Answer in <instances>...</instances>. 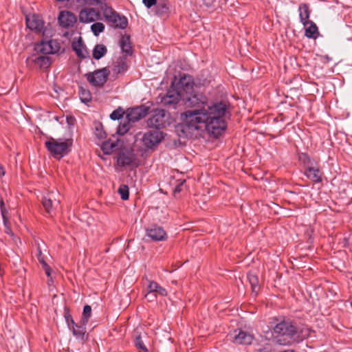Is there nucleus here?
Segmentation results:
<instances>
[{
	"mask_svg": "<svg viewBox=\"0 0 352 352\" xmlns=\"http://www.w3.org/2000/svg\"><path fill=\"white\" fill-rule=\"evenodd\" d=\"M184 104L195 108L182 113L184 126L189 130L199 129L203 124L208 133L217 137L226 129V116L229 113L226 102L220 101L207 104V98L202 94H190L184 98Z\"/></svg>",
	"mask_w": 352,
	"mask_h": 352,
	"instance_id": "obj_1",
	"label": "nucleus"
},
{
	"mask_svg": "<svg viewBox=\"0 0 352 352\" xmlns=\"http://www.w3.org/2000/svg\"><path fill=\"white\" fill-rule=\"evenodd\" d=\"M298 332L296 326L290 320H283L273 328V334L276 343L280 345H289Z\"/></svg>",
	"mask_w": 352,
	"mask_h": 352,
	"instance_id": "obj_2",
	"label": "nucleus"
},
{
	"mask_svg": "<svg viewBox=\"0 0 352 352\" xmlns=\"http://www.w3.org/2000/svg\"><path fill=\"white\" fill-rule=\"evenodd\" d=\"M45 146L54 158L60 159L70 152L72 140L69 139L62 140L50 138L45 142Z\"/></svg>",
	"mask_w": 352,
	"mask_h": 352,
	"instance_id": "obj_3",
	"label": "nucleus"
},
{
	"mask_svg": "<svg viewBox=\"0 0 352 352\" xmlns=\"http://www.w3.org/2000/svg\"><path fill=\"white\" fill-rule=\"evenodd\" d=\"M103 15L106 21L115 28L125 29L128 25L127 18L123 15H120L116 12L112 8L105 6L103 9Z\"/></svg>",
	"mask_w": 352,
	"mask_h": 352,
	"instance_id": "obj_4",
	"label": "nucleus"
},
{
	"mask_svg": "<svg viewBox=\"0 0 352 352\" xmlns=\"http://www.w3.org/2000/svg\"><path fill=\"white\" fill-rule=\"evenodd\" d=\"M109 70L107 67L85 74L87 81L94 87H102L108 79Z\"/></svg>",
	"mask_w": 352,
	"mask_h": 352,
	"instance_id": "obj_5",
	"label": "nucleus"
},
{
	"mask_svg": "<svg viewBox=\"0 0 352 352\" xmlns=\"http://www.w3.org/2000/svg\"><path fill=\"white\" fill-rule=\"evenodd\" d=\"M164 138L163 133L158 129L149 130L144 133L141 140L146 148H153Z\"/></svg>",
	"mask_w": 352,
	"mask_h": 352,
	"instance_id": "obj_6",
	"label": "nucleus"
},
{
	"mask_svg": "<svg viewBox=\"0 0 352 352\" xmlns=\"http://www.w3.org/2000/svg\"><path fill=\"white\" fill-rule=\"evenodd\" d=\"M60 49V43L55 39L48 41L43 40L39 44L35 45V50L44 54H54L58 53Z\"/></svg>",
	"mask_w": 352,
	"mask_h": 352,
	"instance_id": "obj_7",
	"label": "nucleus"
},
{
	"mask_svg": "<svg viewBox=\"0 0 352 352\" xmlns=\"http://www.w3.org/2000/svg\"><path fill=\"white\" fill-rule=\"evenodd\" d=\"M58 195L56 192L53 191L48 192L42 198V204L45 208V212L52 215L56 208L60 204V200L56 199V196Z\"/></svg>",
	"mask_w": 352,
	"mask_h": 352,
	"instance_id": "obj_8",
	"label": "nucleus"
},
{
	"mask_svg": "<svg viewBox=\"0 0 352 352\" xmlns=\"http://www.w3.org/2000/svg\"><path fill=\"white\" fill-rule=\"evenodd\" d=\"M100 13L98 10L90 8L82 9L79 13V20L84 23H89L98 20Z\"/></svg>",
	"mask_w": 352,
	"mask_h": 352,
	"instance_id": "obj_9",
	"label": "nucleus"
},
{
	"mask_svg": "<svg viewBox=\"0 0 352 352\" xmlns=\"http://www.w3.org/2000/svg\"><path fill=\"white\" fill-rule=\"evenodd\" d=\"M149 108L144 106H140L129 109L126 112V120L135 122L144 118L148 112Z\"/></svg>",
	"mask_w": 352,
	"mask_h": 352,
	"instance_id": "obj_10",
	"label": "nucleus"
},
{
	"mask_svg": "<svg viewBox=\"0 0 352 352\" xmlns=\"http://www.w3.org/2000/svg\"><path fill=\"white\" fill-rule=\"evenodd\" d=\"M146 235L153 241H162L167 239L165 230L160 226H153L146 230Z\"/></svg>",
	"mask_w": 352,
	"mask_h": 352,
	"instance_id": "obj_11",
	"label": "nucleus"
},
{
	"mask_svg": "<svg viewBox=\"0 0 352 352\" xmlns=\"http://www.w3.org/2000/svg\"><path fill=\"white\" fill-rule=\"evenodd\" d=\"M135 161V156L130 151H120L117 155V164L120 167L131 166Z\"/></svg>",
	"mask_w": 352,
	"mask_h": 352,
	"instance_id": "obj_12",
	"label": "nucleus"
},
{
	"mask_svg": "<svg viewBox=\"0 0 352 352\" xmlns=\"http://www.w3.org/2000/svg\"><path fill=\"white\" fill-rule=\"evenodd\" d=\"M66 320L69 329L72 331L73 335L76 338L82 340L86 332L85 325L83 323L81 325H78L70 316L66 317Z\"/></svg>",
	"mask_w": 352,
	"mask_h": 352,
	"instance_id": "obj_13",
	"label": "nucleus"
},
{
	"mask_svg": "<svg viewBox=\"0 0 352 352\" xmlns=\"http://www.w3.org/2000/svg\"><path fill=\"white\" fill-rule=\"evenodd\" d=\"M28 63H33L40 69H47L51 65V59L47 56L32 55L27 58Z\"/></svg>",
	"mask_w": 352,
	"mask_h": 352,
	"instance_id": "obj_14",
	"label": "nucleus"
},
{
	"mask_svg": "<svg viewBox=\"0 0 352 352\" xmlns=\"http://www.w3.org/2000/svg\"><path fill=\"white\" fill-rule=\"evenodd\" d=\"M26 25L32 30L41 32L44 27V22L40 16L33 14L26 16Z\"/></svg>",
	"mask_w": 352,
	"mask_h": 352,
	"instance_id": "obj_15",
	"label": "nucleus"
},
{
	"mask_svg": "<svg viewBox=\"0 0 352 352\" xmlns=\"http://www.w3.org/2000/svg\"><path fill=\"white\" fill-rule=\"evenodd\" d=\"M165 113L164 109H160L155 111V113L148 120V125L155 127V129H158L162 127L165 122Z\"/></svg>",
	"mask_w": 352,
	"mask_h": 352,
	"instance_id": "obj_16",
	"label": "nucleus"
},
{
	"mask_svg": "<svg viewBox=\"0 0 352 352\" xmlns=\"http://www.w3.org/2000/svg\"><path fill=\"white\" fill-rule=\"evenodd\" d=\"M58 19L60 25L64 28L72 27L76 22V16L69 11L60 12Z\"/></svg>",
	"mask_w": 352,
	"mask_h": 352,
	"instance_id": "obj_17",
	"label": "nucleus"
},
{
	"mask_svg": "<svg viewBox=\"0 0 352 352\" xmlns=\"http://www.w3.org/2000/svg\"><path fill=\"white\" fill-rule=\"evenodd\" d=\"M254 340V336L242 330L234 331V335L232 337V341L239 344H250Z\"/></svg>",
	"mask_w": 352,
	"mask_h": 352,
	"instance_id": "obj_18",
	"label": "nucleus"
},
{
	"mask_svg": "<svg viewBox=\"0 0 352 352\" xmlns=\"http://www.w3.org/2000/svg\"><path fill=\"white\" fill-rule=\"evenodd\" d=\"M72 47L79 58H85L87 57L88 52L83 44L81 37H80L77 41H74L72 43Z\"/></svg>",
	"mask_w": 352,
	"mask_h": 352,
	"instance_id": "obj_19",
	"label": "nucleus"
},
{
	"mask_svg": "<svg viewBox=\"0 0 352 352\" xmlns=\"http://www.w3.org/2000/svg\"><path fill=\"white\" fill-rule=\"evenodd\" d=\"M177 85L179 89L186 93H188L192 89L194 82L190 76L184 75L180 78Z\"/></svg>",
	"mask_w": 352,
	"mask_h": 352,
	"instance_id": "obj_20",
	"label": "nucleus"
},
{
	"mask_svg": "<svg viewBox=\"0 0 352 352\" xmlns=\"http://www.w3.org/2000/svg\"><path fill=\"white\" fill-rule=\"evenodd\" d=\"M305 175L315 183L322 182V173L318 168L309 166L305 171Z\"/></svg>",
	"mask_w": 352,
	"mask_h": 352,
	"instance_id": "obj_21",
	"label": "nucleus"
},
{
	"mask_svg": "<svg viewBox=\"0 0 352 352\" xmlns=\"http://www.w3.org/2000/svg\"><path fill=\"white\" fill-rule=\"evenodd\" d=\"M298 11L300 22L302 23L304 27H306L307 25H308L309 22L311 21L310 20H309L311 11L309 10L308 4H300L298 8Z\"/></svg>",
	"mask_w": 352,
	"mask_h": 352,
	"instance_id": "obj_22",
	"label": "nucleus"
},
{
	"mask_svg": "<svg viewBox=\"0 0 352 352\" xmlns=\"http://www.w3.org/2000/svg\"><path fill=\"white\" fill-rule=\"evenodd\" d=\"M128 69V65L124 58L120 57L117 60L116 64L112 69L115 78H117L119 74H124Z\"/></svg>",
	"mask_w": 352,
	"mask_h": 352,
	"instance_id": "obj_23",
	"label": "nucleus"
},
{
	"mask_svg": "<svg viewBox=\"0 0 352 352\" xmlns=\"http://www.w3.org/2000/svg\"><path fill=\"white\" fill-rule=\"evenodd\" d=\"M155 12L157 15L164 16L169 12V3L168 0H158L155 6Z\"/></svg>",
	"mask_w": 352,
	"mask_h": 352,
	"instance_id": "obj_24",
	"label": "nucleus"
},
{
	"mask_svg": "<svg viewBox=\"0 0 352 352\" xmlns=\"http://www.w3.org/2000/svg\"><path fill=\"white\" fill-rule=\"evenodd\" d=\"M120 142L118 140L113 141L109 140L102 143L101 148L106 155L111 154L114 151L118 148Z\"/></svg>",
	"mask_w": 352,
	"mask_h": 352,
	"instance_id": "obj_25",
	"label": "nucleus"
},
{
	"mask_svg": "<svg viewBox=\"0 0 352 352\" xmlns=\"http://www.w3.org/2000/svg\"><path fill=\"white\" fill-rule=\"evenodd\" d=\"M120 46L123 53L126 56H130L133 53L132 47L130 42V36L129 35H123L120 41Z\"/></svg>",
	"mask_w": 352,
	"mask_h": 352,
	"instance_id": "obj_26",
	"label": "nucleus"
},
{
	"mask_svg": "<svg viewBox=\"0 0 352 352\" xmlns=\"http://www.w3.org/2000/svg\"><path fill=\"white\" fill-rule=\"evenodd\" d=\"M148 282L147 289L148 292L155 294L156 295L159 294L162 296H166L167 295L166 289L161 287L157 282L153 280H148Z\"/></svg>",
	"mask_w": 352,
	"mask_h": 352,
	"instance_id": "obj_27",
	"label": "nucleus"
},
{
	"mask_svg": "<svg viewBox=\"0 0 352 352\" xmlns=\"http://www.w3.org/2000/svg\"><path fill=\"white\" fill-rule=\"evenodd\" d=\"M305 36L309 38H314V39H316L318 35H319V32H318V28L316 25V24L311 21L309 22V24L308 25H307L306 27H305Z\"/></svg>",
	"mask_w": 352,
	"mask_h": 352,
	"instance_id": "obj_28",
	"label": "nucleus"
},
{
	"mask_svg": "<svg viewBox=\"0 0 352 352\" xmlns=\"http://www.w3.org/2000/svg\"><path fill=\"white\" fill-rule=\"evenodd\" d=\"M179 100V94L177 93H172L168 91L165 96H164L161 102L164 105L175 104L178 102Z\"/></svg>",
	"mask_w": 352,
	"mask_h": 352,
	"instance_id": "obj_29",
	"label": "nucleus"
},
{
	"mask_svg": "<svg viewBox=\"0 0 352 352\" xmlns=\"http://www.w3.org/2000/svg\"><path fill=\"white\" fill-rule=\"evenodd\" d=\"M107 52L106 46L103 44H97L93 50V57L99 60L104 56Z\"/></svg>",
	"mask_w": 352,
	"mask_h": 352,
	"instance_id": "obj_30",
	"label": "nucleus"
},
{
	"mask_svg": "<svg viewBox=\"0 0 352 352\" xmlns=\"http://www.w3.org/2000/svg\"><path fill=\"white\" fill-rule=\"evenodd\" d=\"M78 95L82 102L87 104L91 102L92 96L89 89L80 86L79 87Z\"/></svg>",
	"mask_w": 352,
	"mask_h": 352,
	"instance_id": "obj_31",
	"label": "nucleus"
},
{
	"mask_svg": "<svg viewBox=\"0 0 352 352\" xmlns=\"http://www.w3.org/2000/svg\"><path fill=\"white\" fill-rule=\"evenodd\" d=\"M248 279L252 287V292L256 293L259 289V281L258 276L252 273H249L248 274Z\"/></svg>",
	"mask_w": 352,
	"mask_h": 352,
	"instance_id": "obj_32",
	"label": "nucleus"
},
{
	"mask_svg": "<svg viewBox=\"0 0 352 352\" xmlns=\"http://www.w3.org/2000/svg\"><path fill=\"white\" fill-rule=\"evenodd\" d=\"M91 315V307L90 305H86L83 307L82 318L81 322L86 325Z\"/></svg>",
	"mask_w": 352,
	"mask_h": 352,
	"instance_id": "obj_33",
	"label": "nucleus"
},
{
	"mask_svg": "<svg viewBox=\"0 0 352 352\" xmlns=\"http://www.w3.org/2000/svg\"><path fill=\"white\" fill-rule=\"evenodd\" d=\"M91 30L95 36H98L104 30V25L100 22H96L91 25Z\"/></svg>",
	"mask_w": 352,
	"mask_h": 352,
	"instance_id": "obj_34",
	"label": "nucleus"
},
{
	"mask_svg": "<svg viewBox=\"0 0 352 352\" xmlns=\"http://www.w3.org/2000/svg\"><path fill=\"white\" fill-rule=\"evenodd\" d=\"M118 192L120 193L121 199L122 200L129 199V187L126 185H124V184L120 185L118 188Z\"/></svg>",
	"mask_w": 352,
	"mask_h": 352,
	"instance_id": "obj_35",
	"label": "nucleus"
},
{
	"mask_svg": "<svg viewBox=\"0 0 352 352\" xmlns=\"http://www.w3.org/2000/svg\"><path fill=\"white\" fill-rule=\"evenodd\" d=\"M131 121H129L128 120L126 121H124L123 123H120L119 125L117 132L120 135H124L130 129L129 122Z\"/></svg>",
	"mask_w": 352,
	"mask_h": 352,
	"instance_id": "obj_36",
	"label": "nucleus"
},
{
	"mask_svg": "<svg viewBox=\"0 0 352 352\" xmlns=\"http://www.w3.org/2000/svg\"><path fill=\"white\" fill-rule=\"evenodd\" d=\"M135 346L140 349V352H148V349L144 345L140 336H136L135 340Z\"/></svg>",
	"mask_w": 352,
	"mask_h": 352,
	"instance_id": "obj_37",
	"label": "nucleus"
},
{
	"mask_svg": "<svg viewBox=\"0 0 352 352\" xmlns=\"http://www.w3.org/2000/svg\"><path fill=\"white\" fill-rule=\"evenodd\" d=\"M0 210L3 219V222L6 223L8 221V212L5 207V204L3 199L0 200Z\"/></svg>",
	"mask_w": 352,
	"mask_h": 352,
	"instance_id": "obj_38",
	"label": "nucleus"
},
{
	"mask_svg": "<svg viewBox=\"0 0 352 352\" xmlns=\"http://www.w3.org/2000/svg\"><path fill=\"white\" fill-rule=\"evenodd\" d=\"M95 135L100 140H102L106 138V133L103 131L101 124H99L96 126Z\"/></svg>",
	"mask_w": 352,
	"mask_h": 352,
	"instance_id": "obj_39",
	"label": "nucleus"
},
{
	"mask_svg": "<svg viewBox=\"0 0 352 352\" xmlns=\"http://www.w3.org/2000/svg\"><path fill=\"white\" fill-rule=\"evenodd\" d=\"M123 114H124L123 110L122 109L119 108V109L113 111L111 113L110 118L113 120H120V118H122Z\"/></svg>",
	"mask_w": 352,
	"mask_h": 352,
	"instance_id": "obj_40",
	"label": "nucleus"
},
{
	"mask_svg": "<svg viewBox=\"0 0 352 352\" xmlns=\"http://www.w3.org/2000/svg\"><path fill=\"white\" fill-rule=\"evenodd\" d=\"M80 4H85L89 6H97L102 3L103 0H76Z\"/></svg>",
	"mask_w": 352,
	"mask_h": 352,
	"instance_id": "obj_41",
	"label": "nucleus"
},
{
	"mask_svg": "<svg viewBox=\"0 0 352 352\" xmlns=\"http://www.w3.org/2000/svg\"><path fill=\"white\" fill-rule=\"evenodd\" d=\"M37 252H38L36 254V257H37V259L39 261V263L42 265V266H43L45 264H47L44 259V256L43 255V253L41 252L40 247H38Z\"/></svg>",
	"mask_w": 352,
	"mask_h": 352,
	"instance_id": "obj_42",
	"label": "nucleus"
},
{
	"mask_svg": "<svg viewBox=\"0 0 352 352\" xmlns=\"http://www.w3.org/2000/svg\"><path fill=\"white\" fill-rule=\"evenodd\" d=\"M186 180L183 179L182 181H180L179 183L175 186L174 189V195L175 196L177 193H179L182 190V186L185 184Z\"/></svg>",
	"mask_w": 352,
	"mask_h": 352,
	"instance_id": "obj_43",
	"label": "nucleus"
},
{
	"mask_svg": "<svg viewBox=\"0 0 352 352\" xmlns=\"http://www.w3.org/2000/svg\"><path fill=\"white\" fill-rule=\"evenodd\" d=\"M158 0H142V3L147 8L155 6Z\"/></svg>",
	"mask_w": 352,
	"mask_h": 352,
	"instance_id": "obj_44",
	"label": "nucleus"
},
{
	"mask_svg": "<svg viewBox=\"0 0 352 352\" xmlns=\"http://www.w3.org/2000/svg\"><path fill=\"white\" fill-rule=\"evenodd\" d=\"M145 297L148 299L149 302L155 301L157 298V296L155 294H153L148 291L147 294L145 295Z\"/></svg>",
	"mask_w": 352,
	"mask_h": 352,
	"instance_id": "obj_45",
	"label": "nucleus"
},
{
	"mask_svg": "<svg viewBox=\"0 0 352 352\" xmlns=\"http://www.w3.org/2000/svg\"><path fill=\"white\" fill-rule=\"evenodd\" d=\"M9 217H8V221L6 223L3 222V225L5 226V232L9 235H12L13 232L11 230V228L9 226Z\"/></svg>",
	"mask_w": 352,
	"mask_h": 352,
	"instance_id": "obj_46",
	"label": "nucleus"
},
{
	"mask_svg": "<svg viewBox=\"0 0 352 352\" xmlns=\"http://www.w3.org/2000/svg\"><path fill=\"white\" fill-rule=\"evenodd\" d=\"M42 267H43V269L44 270L46 276H47V278H50L51 273H52L51 267L48 265V264H45Z\"/></svg>",
	"mask_w": 352,
	"mask_h": 352,
	"instance_id": "obj_47",
	"label": "nucleus"
},
{
	"mask_svg": "<svg viewBox=\"0 0 352 352\" xmlns=\"http://www.w3.org/2000/svg\"><path fill=\"white\" fill-rule=\"evenodd\" d=\"M299 160L303 162L304 163L310 161L309 157L306 153H302L299 157Z\"/></svg>",
	"mask_w": 352,
	"mask_h": 352,
	"instance_id": "obj_48",
	"label": "nucleus"
},
{
	"mask_svg": "<svg viewBox=\"0 0 352 352\" xmlns=\"http://www.w3.org/2000/svg\"><path fill=\"white\" fill-rule=\"evenodd\" d=\"M5 174H6V170H5L3 165L0 164V176L1 177L4 176Z\"/></svg>",
	"mask_w": 352,
	"mask_h": 352,
	"instance_id": "obj_49",
	"label": "nucleus"
},
{
	"mask_svg": "<svg viewBox=\"0 0 352 352\" xmlns=\"http://www.w3.org/2000/svg\"><path fill=\"white\" fill-rule=\"evenodd\" d=\"M47 282H48V285H50L53 283L52 278V277L48 278Z\"/></svg>",
	"mask_w": 352,
	"mask_h": 352,
	"instance_id": "obj_50",
	"label": "nucleus"
},
{
	"mask_svg": "<svg viewBox=\"0 0 352 352\" xmlns=\"http://www.w3.org/2000/svg\"><path fill=\"white\" fill-rule=\"evenodd\" d=\"M327 60H330L331 58H329L328 56H326Z\"/></svg>",
	"mask_w": 352,
	"mask_h": 352,
	"instance_id": "obj_51",
	"label": "nucleus"
}]
</instances>
